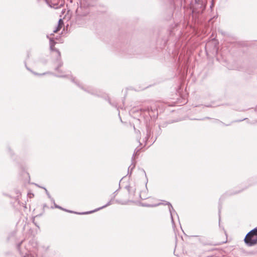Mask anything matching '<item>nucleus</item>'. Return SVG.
Masks as SVG:
<instances>
[{"instance_id":"f257e3e1","label":"nucleus","mask_w":257,"mask_h":257,"mask_svg":"<svg viewBox=\"0 0 257 257\" xmlns=\"http://www.w3.org/2000/svg\"><path fill=\"white\" fill-rule=\"evenodd\" d=\"M244 242L250 246L257 243V228L253 229L247 234Z\"/></svg>"},{"instance_id":"f03ea898","label":"nucleus","mask_w":257,"mask_h":257,"mask_svg":"<svg viewBox=\"0 0 257 257\" xmlns=\"http://www.w3.org/2000/svg\"><path fill=\"white\" fill-rule=\"evenodd\" d=\"M64 26V23L62 19L59 20L58 23L55 28H53V32L54 33H57L60 29Z\"/></svg>"},{"instance_id":"7ed1b4c3","label":"nucleus","mask_w":257,"mask_h":257,"mask_svg":"<svg viewBox=\"0 0 257 257\" xmlns=\"http://www.w3.org/2000/svg\"><path fill=\"white\" fill-rule=\"evenodd\" d=\"M54 44H55V42H54V41L51 40V46H50L51 50L53 52H56V55L58 58H60V57H61L60 52L58 50L56 49V48L54 47Z\"/></svg>"}]
</instances>
